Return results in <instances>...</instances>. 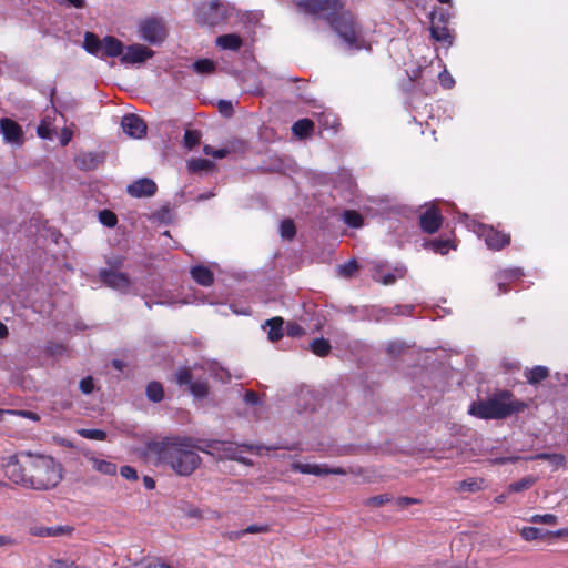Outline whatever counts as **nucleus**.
Wrapping results in <instances>:
<instances>
[{
  "instance_id": "nucleus-30",
  "label": "nucleus",
  "mask_w": 568,
  "mask_h": 568,
  "mask_svg": "<svg viewBox=\"0 0 568 568\" xmlns=\"http://www.w3.org/2000/svg\"><path fill=\"white\" fill-rule=\"evenodd\" d=\"M310 349L312 351L313 354H315V355H317L320 357H324V356L329 354V352H331V344L325 338H315L310 344Z\"/></svg>"
},
{
  "instance_id": "nucleus-59",
  "label": "nucleus",
  "mask_w": 568,
  "mask_h": 568,
  "mask_svg": "<svg viewBox=\"0 0 568 568\" xmlns=\"http://www.w3.org/2000/svg\"><path fill=\"white\" fill-rule=\"evenodd\" d=\"M440 83L445 88H452L454 85V79L446 71L439 74Z\"/></svg>"
},
{
  "instance_id": "nucleus-44",
  "label": "nucleus",
  "mask_w": 568,
  "mask_h": 568,
  "mask_svg": "<svg viewBox=\"0 0 568 568\" xmlns=\"http://www.w3.org/2000/svg\"><path fill=\"white\" fill-rule=\"evenodd\" d=\"M201 135L197 131L186 130L184 133V143L189 149L194 148L200 143Z\"/></svg>"
},
{
  "instance_id": "nucleus-46",
  "label": "nucleus",
  "mask_w": 568,
  "mask_h": 568,
  "mask_svg": "<svg viewBox=\"0 0 568 568\" xmlns=\"http://www.w3.org/2000/svg\"><path fill=\"white\" fill-rule=\"evenodd\" d=\"M203 152L206 154V155H211L215 159H223L225 158L229 153H230V150L229 149H219V150H215L213 146L211 145H204L203 148Z\"/></svg>"
},
{
  "instance_id": "nucleus-39",
  "label": "nucleus",
  "mask_w": 568,
  "mask_h": 568,
  "mask_svg": "<svg viewBox=\"0 0 568 568\" xmlns=\"http://www.w3.org/2000/svg\"><path fill=\"white\" fill-rule=\"evenodd\" d=\"M392 500H393V497L389 494H383V495L374 496V497L366 499L365 505L368 507L376 508V507H381L384 504L389 503Z\"/></svg>"
},
{
  "instance_id": "nucleus-38",
  "label": "nucleus",
  "mask_w": 568,
  "mask_h": 568,
  "mask_svg": "<svg viewBox=\"0 0 568 568\" xmlns=\"http://www.w3.org/2000/svg\"><path fill=\"white\" fill-rule=\"evenodd\" d=\"M79 435L87 439H93V440H104L106 438L105 432L101 429H88L83 428L80 429Z\"/></svg>"
},
{
  "instance_id": "nucleus-54",
  "label": "nucleus",
  "mask_w": 568,
  "mask_h": 568,
  "mask_svg": "<svg viewBox=\"0 0 568 568\" xmlns=\"http://www.w3.org/2000/svg\"><path fill=\"white\" fill-rule=\"evenodd\" d=\"M219 111L225 116H231L233 113V105L230 101L221 100L219 102Z\"/></svg>"
},
{
  "instance_id": "nucleus-11",
  "label": "nucleus",
  "mask_w": 568,
  "mask_h": 568,
  "mask_svg": "<svg viewBox=\"0 0 568 568\" xmlns=\"http://www.w3.org/2000/svg\"><path fill=\"white\" fill-rule=\"evenodd\" d=\"M152 55L153 51L151 49L143 44L135 43L129 45L125 51L123 50L120 60L123 64H135L146 61L152 58Z\"/></svg>"
},
{
  "instance_id": "nucleus-49",
  "label": "nucleus",
  "mask_w": 568,
  "mask_h": 568,
  "mask_svg": "<svg viewBox=\"0 0 568 568\" xmlns=\"http://www.w3.org/2000/svg\"><path fill=\"white\" fill-rule=\"evenodd\" d=\"M7 413L9 415L22 416V417L29 418L34 422H38L40 419V416L37 413L31 412V410H9L8 409Z\"/></svg>"
},
{
  "instance_id": "nucleus-13",
  "label": "nucleus",
  "mask_w": 568,
  "mask_h": 568,
  "mask_svg": "<svg viewBox=\"0 0 568 568\" xmlns=\"http://www.w3.org/2000/svg\"><path fill=\"white\" fill-rule=\"evenodd\" d=\"M0 131L6 142L17 145L23 143L22 128L16 121L9 118L1 119Z\"/></svg>"
},
{
  "instance_id": "nucleus-5",
  "label": "nucleus",
  "mask_w": 568,
  "mask_h": 568,
  "mask_svg": "<svg viewBox=\"0 0 568 568\" xmlns=\"http://www.w3.org/2000/svg\"><path fill=\"white\" fill-rule=\"evenodd\" d=\"M255 446L251 444H236L225 440H206L200 448L201 452L216 458L217 460H235L245 466H252L251 459L243 456L244 450L254 452Z\"/></svg>"
},
{
  "instance_id": "nucleus-43",
  "label": "nucleus",
  "mask_w": 568,
  "mask_h": 568,
  "mask_svg": "<svg viewBox=\"0 0 568 568\" xmlns=\"http://www.w3.org/2000/svg\"><path fill=\"white\" fill-rule=\"evenodd\" d=\"M338 274L344 277H351L357 270L356 261L352 260L345 264L338 265Z\"/></svg>"
},
{
  "instance_id": "nucleus-63",
  "label": "nucleus",
  "mask_w": 568,
  "mask_h": 568,
  "mask_svg": "<svg viewBox=\"0 0 568 568\" xmlns=\"http://www.w3.org/2000/svg\"><path fill=\"white\" fill-rule=\"evenodd\" d=\"M69 6L82 9L85 7V0H64Z\"/></svg>"
},
{
  "instance_id": "nucleus-33",
  "label": "nucleus",
  "mask_w": 568,
  "mask_h": 568,
  "mask_svg": "<svg viewBox=\"0 0 568 568\" xmlns=\"http://www.w3.org/2000/svg\"><path fill=\"white\" fill-rule=\"evenodd\" d=\"M187 168L191 172L197 173L212 170L214 168V163L206 159H192L187 162Z\"/></svg>"
},
{
  "instance_id": "nucleus-7",
  "label": "nucleus",
  "mask_w": 568,
  "mask_h": 568,
  "mask_svg": "<svg viewBox=\"0 0 568 568\" xmlns=\"http://www.w3.org/2000/svg\"><path fill=\"white\" fill-rule=\"evenodd\" d=\"M140 37L151 43H161L166 38V29L162 20L151 18L142 21L139 26Z\"/></svg>"
},
{
  "instance_id": "nucleus-18",
  "label": "nucleus",
  "mask_w": 568,
  "mask_h": 568,
  "mask_svg": "<svg viewBox=\"0 0 568 568\" xmlns=\"http://www.w3.org/2000/svg\"><path fill=\"white\" fill-rule=\"evenodd\" d=\"M123 50L124 44L119 39L112 36H106L103 38V47L100 57L121 58Z\"/></svg>"
},
{
  "instance_id": "nucleus-26",
  "label": "nucleus",
  "mask_w": 568,
  "mask_h": 568,
  "mask_svg": "<svg viewBox=\"0 0 568 568\" xmlns=\"http://www.w3.org/2000/svg\"><path fill=\"white\" fill-rule=\"evenodd\" d=\"M265 324L270 326L267 336L271 342H276L283 337L284 320L282 317H273L267 320Z\"/></svg>"
},
{
  "instance_id": "nucleus-64",
  "label": "nucleus",
  "mask_w": 568,
  "mask_h": 568,
  "mask_svg": "<svg viewBox=\"0 0 568 568\" xmlns=\"http://www.w3.org/2000/svg\"><path fill=\"white\" fill-rule=\"evenodd\" d=\"M143 481H144V486L148 489H153L155 487V481L151 477L145 476Z\"/></svg>"
},
{
  "instance_id": "nucleus-2",
  "label": "nucleus",
  "mask_w": 568,
  "mask_h": 568,
  "mask_svg": "<svg viewBox=\"0 0 568 568\" xmlns=\"http://www.w3.org/2000/svg\"><path fill=\"white\" fill-rule=\"evenodd\" d=\"M201 447L187 437H166L145 444L144 456L155 466H168L176 475L187 477L201 465Z\"/></svg>"
},
{
  "instance_id": "nucleus-48",
  "label": "nucleus",
  "mask_w": 568,
  "mask_h": 568,
  "mask_svg": "<svg viewBox=\"0 0 568 568\" xmlns=\"http://www.w3.org/2000/svg\"><path fill=\"white\" fill-rule=\"evenodd\" d=\"M245 535L246 534H265V532H268L270 531V526L268 525H250L247 526L245 529Z\"/></svg>"
},
{
  "instance_id": "nucleus-36",
  "label": "nucleus",
  "mask_w": 568,
  "mask_h": 568,
  "mask_svg": "<svg viewBox=\"0 0 568 568\" xmlns=\"http://www.w3.org/2000/svg\"><path fill=\"white\" fill-rule=\"evenodd\" d=\"M193 69L200 74H207L215 70V63L209 59H201L193 63Z\"/></svg>"
},
{
  "instance_id": "nucleus-12",
  "label": "nucleus",
  "mask_w": 568,
  "mask_h": 568,
  "mask_svg": "<svg viewBox=\"0 0 568 568\" xmlns=\"http://www.w3.org/2000/svg\"><path fill=\"white\" fill-rule=\"evenodd\" d=\"M100 277L106 286L120 292H126L131 284L126 274L112 270H101Z\"/></svg>"
},
{
  "instance_id": "nucleus-42",
  "label": "nucleus",
  "mask_w": 568,
  "mask_h": 568,
  "mask_svg": "<svg viewBox=\"0 0 568 568\" xmlns=\"http://www.w3.org/2000/svg\"><path fill=\"white\" fill-rule=\"evenodd\" d=\"M99 220L103 225L108 227H113L118 222L116 215L109 210L101 211L99 213Z\"/></svg>"
},
{
  "instance_id": "nucleus-16",
  "label": "nucleus",
  "mask_w": 568,
  "mask_h": 568,
  "mask_svg": "<svg viewBox=\"0 0 568 568\" xmlns=\"http://www.w3.org/2000/svg\"><path fill=\"white\" fill-rule=\"evenodd\" d=\"M156 184L153 180L143 178L128 186V193L133 197H149L155 194Z\"/></svg>"
},
{
  "instance_id": "nucleus-57",
  "label": "nucleus",
  "mask_w": 568,
  "mask_h": 568,
  "mask_svg": "<svg viewBox=\"0 0 568 568\" xmlns=\"http://www.w3.org/2000/svg\"><path fill=\"white\" fill-rule=\"evenodd\" d=\"M404 348V344L400 343V342H392L388 344L387 346V352L389 354H394V355H397L399 354Z\"/></svg>"
},
{
  "instance_id": "nucleus-27",
  "label": "nucleus",
  "mask_w": 568,
  "mask_h": 568,
  "mask_svg": "<svg viewBox=\"0 0 568 568\" xmlns=\"http://www.w3.org/2000/svg\"><path fill=\"white\" fill-rule=\"evenodd\" d=\"M48 568H90L84 564L78 562V560L69 557L53 558L50 560Z\"/></svg>"
},
{
  "instance_id": "nucleus-17",
  "label": "nucleus",
  "mask_w": 568,
  "mask_h": 568,
  "mask_svg": "<svg viewBox=\"0 0 568 568\" xmlns=\"http://www.w3.org/2000/svg\"><path fill=\"white\" fill-rule=\"evenodd\" d=\"M443 217L436 209H428L419 217V224L424 232L435 233L442 225Z\"/></svg>"
},
{
  "instance_id": "nucleus-20",
  "label": "nucleus",
  "mask_w": 568,
  "mask_h": 568,
  "mask_svg": "<svg viewBox=\"0 0 568 568\" xmlns=\"http://www.w3.org/2000/svg\"><path fill=\"white\" fill-rule=\"evenodd\" d=\"M518 459H521V457L501 458L498 462L503 464L508 460L514 462V460H518ZM523 459H525V460H537V459L546 460L550 465H552L555 468H557L558 466H560L565 463V456L561 454H537L535 456L523 457Z\"/></svg>"
},
{
  "instance_id": "nucleus-22",
  "label": "nucleus",
  "mask_w": 568,
  "mask_h": 568,
  "mask_svg": "<svg viewBox=\"0 0 568 568\" xmlns=\"http://www.w3.org/2000/svg\"><path fill=\"white\" fill-rule=\"evenodd\" d=\"M192 278L202 286H210L213 284L214 275L212 271L205 266L197 265L191 268Z\"/></svg>"
},
{
  "instance_id": "nucleus-34",
  "label": "nucleus",
  "mask_w": 568,
  "mask_h": 568,
  "mask_svg": "<svg viewBox=\"0 0 568 568\" xmlns=\"http://www.w3.org/2000/svg\"><path fill=\"white\" fill-rule=\"evenodd\" d=\"M548 534L547 530L537 527H524L520 530V536L527 541L545 538Z\"/></svg>"
},
{
  "instance_id": "nucleus-4",
  "label": "nucleus",
  "mask_w": 568,
  "mask_h": 568,
  "mask_svg": "<svg viewBox=\"0 0 568 568\" xmlns=\"http://www.w3.org/2000/svg\"><path fill=\"white\" fill-rule=\"evenodd\" d=\"M510 397L509 392H501L486 400L473 403L468 413L481 419H503L526 408L525 403L510 400Z\"/></svg>"
},
{
  "instance_id": "nucleus-45",
  "label": "nucleus",
  "mask_w": 568,
  "mask_h": 568,
  "mask_svg": "<svg viewBox=\"0 0 568 568\" xmlns=\"http://www.w3.org/2000/svg\"><path fill=\"white\" fill-rule=\"evenodd\" d=\"M532 524H545V525H554L557 523V517L552 514L545 515H534L530 519Z\"/></svg>"
},
{
  "instance_id": "nucleus-51",
  "label": "nucleus",
  "mask_w": 568,
  "mask_h": 568,
  "mask_svg": "<svg viewBox=\"0 0 568 568\" xmlns=\"http://www.w3.org/2000/svg\"><path fill=\"white\" fill-rule=\"evenodd\" d=\"M428 245L435 251L439 253H445L448 248L449 241H432Z\"/></svg>"
},
{
  "instance_id": "nucleus-9",
  "label": "nucleus",
  "mask_w": 568,
  "mask_h": 568,
  "mask_svg": "<svg viewBox=\"0 0 568 568\" xmlns=\"http://www.w3.org/2000/svg\"><path fill=\"white\" fill-rule=\"evenodd\" d=\"M291 469L296 473L310 474V475H314V476L346 475L347 474V471L341 467L329 468L327 465L307 464V463H301V462H294L291 465Z\"/></svg>"
},
{
  "instance_id": "nucleus-6",
  "label": "nucleus",
  "mask_w": 568,
  "mask_h": 568,
  "mask_svg": "<svg viewBox=\"0 0 568 568\" xmlns=\"http://www.w3.org/2000/svg\"><path fill=\"white\" fill-rule=\"evenodd\" d=\"M234 11V8L220 0L202 3L197 8V19L201 23L216 26L225 21Z\"/></svg>"
},
{
  "instance_id": "nucleus-8",
  "label": "nucleus",
  "mask_w": 568,
  "mask_h": 568,
  "mask_svg": "<svg viewBox=\"0 0 568 568\" xmlns=\"http://www.w3.org/2000/svg\"><path fill=\"white\" fill-rule=\"evenodd\" d=\"M174 381L180 386H187L190 393L196 398H204L209 394V386L205 381H194L189 368H180L174 374Z\"/></svg>"
},
{
  "instance_id": "nucleus-25",
  "label": "nucleus",
  "mask_w": 568,
  "mask_h": 568,
  "mask_svg": "<svg viewBox=\"0 0 568 568\" xmlns=\"http://www.w3.org/2000/svg\"><path fill=\"white\" fill-rule=\"evenodd\" d=\"M103 47V39H99L92 32H85L83 48L91 54L100 57Z\"/></svg>"
},
{
  "instance_id": "nucleus-56",
  "label": "nucleus",
  "mask_w": 568,
  "mask_h": 568,
  "mask_svg": "<svg viewBox=\"0 0 568 568\" xmlns=\"http://www.w3.org/2000/svg\"><path fill=\"white\" fill-rule=\"evenodd\" d=\"M460 489L468 490V491H475V490L479 489V485L477 481H474V480H464L460 483Z\"/></svg>"
},
{
  "instance_id": "nucleus-28",
  "label": "nucleus",
  "mask_w": 568,
  "mask_h": 568,
  "mask_svg": "<svg viewBox=\"0 0 568 568\" xmlns=\"http://www.w3.org/2000/svg\"><path fill=\"white\" fill-rule=\"evenodd\" d=\"M313 129H314V123L310 119H301V120L296 121L292 126L293 133L298 138H305V136L310 135V133L313 131Z\"/></svg>"
},
{
  "instance_id": "nucleus-41",
  "label": "nucleus",
  "mask_w": 568,
  "mask_h": 568,
  "mask_svg": "<svg viewBox=\"0 0 568 568\" xmlns=\"http://www.w3.org/2000/svg\"><path fill=\"white\" fill-rule=\"evenodd\" d=\"M281 235L284 239L292 240L295 235V225L292 220H284L280 226Z\"/></svg>"
},
{
  "instance_id": "nucleus-58",
  "label": "nucleus",
  "mask_w": 568,
  "mask_h": 568,
  "mask_svg": "<svg viewBox=\"0 0 568 568\" xmlns=\"http://www.w3.org/2000/svg\"><path fill=\"white\" fill-rule=\"evenodd\" d=\"M144 568H173L170 565H166L164 562H161L160 560L153 559V560H146Z\"/></svg>"
},
{
  "instance_id": "nucleus-24",
  "label": "nucleus",
  "mask_w": 568,
  "mask_h": 568,
  "mask_svg": "<svg viewBox=\"0 0 568 568\" xmlns=\"http://www.w3.org/2000/svg\"><path fill=\"white\" fill-rule=\"evenodd\" d=\"M523 275L520 268L504 270L496 274V281L498 283V294L507 292L506 283Z\"/></svg>"
},
{
  "instance_id": "nucleus-10",
  "label": "nucleus",
  "mask_w": 568,
  "mask_h": 568,
  "mask_svg": "<svg viewBox=\"0 0 568 568\" xmlns=\"http://www.w3.org/2000/svg\"><path fill=\"white\" fill-rule=\"evenodd\" d=\"M478 235L483 237L490 250H501L505 245L509 244L510 235L500 233L495 229L487 225H479Z\"/></svg>"
},
{
  "instance_id": "nucleus-21",
  "label": "nucleus",
  "mask_w": 568,
  "mask_h": 568,
  "mask_svg": "<svg viewBox=\"0 0 568 568\" xmlns=\"http://www.w3.org/2000/svg\"><path fill=\"white\" fill-rule=\"evenodd\" d=\"M70 526L32 527L30 534L38 537H55L71 534Z\"/></svg>"
},
{
  "instance_id": "nucleus-53",
  "label": "nucleus",
  "mask_w": 568,
  "mask_h": 568,
  "mask_svg": "<svg viewBox=\"0 0 568 568\" xmlns=\"http://www.w3.org/2000/svg\"><path fill=\"white\" fill-rule=\"evenodd\" d=\"M120 474L129 479V480H136L138 479V473L134 468H132L131 466H123L121 467L120 469Z\"/></svg>"
},
{
  "instance_id": "nucleus-23",
  "label": "nucleus",
  "mask_w": 568,
  "mask_h": 568,
  "mask_svg": "<svg viewBox=\"0 0 568 568\" xmlns=\"http://www.w3.org/2000/svg\"><path fill=\"white\" fill-rule=\"evenodd\" d=\"M215 42L221 49L232 51H237L243 44L242 38L235 33L220 36Z\"/></svg>"
},
{
  "instance_id": "nucleus-61",
  "label": "nucleus",
  "mask_w": 568,
  "mask_h": 568,
  "mask_svg": "<svg viewBox=\"0 0 568 568\" xmlns=\"http://www.w3.org/2000/svg\"><path fill=\"white\" fill-rule=\"evenodd\" d=\"M243 536H245L244 529L236 530V531H230L226 534V538L229 540H237V539L242 538Z\"/></svg>"
},
{
  "instance_id": "nucleus-52",
  "label": "nucleus",
  "mask_w": 568,
  "mask_h": 568,
  "mask_svg": "<svg viewBox=\"0 0 568 568\" xmlns=\"http://www.w3.org/2000/svg\"><path fill=\"white\" fill-rule=\"evenodd\" d=\"M420 500L419 499H416V498H412V497H399L395 500V504L397 505V507L399 508H406L408 507L409 505H415V504H419Z\"/></svg>"
},
{
  "instance_id": "nucleus-29",
  "label": "nucleus",
  "mask_w": 568,
  "mask_h": 568,
  "mask_svg": "<svg viewBox=\"0 0 568 568\" xmlns=\"http://www.w3.org/2000/svg\"><path fill=\"white\" fill-rule=\"evenodd\" d=\"M549 371L545 366H536L531 369H527L525 376L530 384H537L547 378Z\"/></svg>"
},
{
  "instance_id": "nucleus-47",
  "label": "nucleus",
  "mask_w": 568,
  "mask_h": 568,
  "mask_svg": "<svg viewBox=\"0 0 568 568\" xmlns=\"http://www.w3.org/2000/svg\"><path fill=\"white\" fill-rule=\"evenodd\" d=\"M286 334L291 337H300L305 334V329L294 322H288L286 325Z\"/></svg>"
},
{
  "instance_id": "nucleus-15",
  "label": "nucleus",
  "mask_w": 568,
  "mask_h": 568,
  "mask_svg": "<svg viewBox=\"0 0 568 568\" xmlns=\"http://www.w3.org/2000/svg\"><path fill=\"white\" fill-rule=\"evenodd\" d=\"M105 160L103 152H81L75 159V165L83 171H92L98 169Z\"/></svg>"
},
{
  "instance_id": "nucleus-37",
  "label": "nucleus",
  "mask_w": 568,
  "mask_h": 568,
  "mask_svg": "<svg viewBox=\"0 0 568 568\" xmlns=\"http://www.w3.org/2000/svg\"><path fill=\"white\" fill-rule=\"evenodd\" d=\"M344 222L352 227H359L363 224V219L356 211H345L343 214Z\"/></svg>"
},
{
  "instance_id": "nucleus-62",
  "label": "nucleus",
  "mask_w": 568,
  "mask_h": 568,
  "mask_svg": "<svg viewBox=\"0 0 568 568\" xmlns=\"http://www.w3.org/2000/svg\"><path fill=\"white\" fill-rule=\"evenodd\" d=\"M72 138V132L68 129H64L61 135V144L67 145Z\"/></svg>"
},
{
  "instance_id": "nucleus-3",
  "label": "nucleus",
  "mask_w": 568,
  "mask_h": 568,
  "mask_svg": "<svg viewBox=\"0 0 568 568\" xmlns=\"http://www.w3.org/2000/svg\"><path fill=\"white\" fill-rule=\"evenodd\" d=\"M296 3L310 13L321 14L327 19L347 50L369 49L362 27L355 21L354 16L349 11H342V0H296Z\"/></svg>"
},
{
  "instance_id": "nucleus-19",
  "label": "nucleus",
  "mask_w": 568,
  "mask_h": 568,
  "mask_svg": "<svg viewBox=\"0 0 568 568\" xmlns=\"http://www.w3.org/2000/svg\"><path fill=\"white\" fill-rule=\"evenodd\" d=\"M85 458L95 471L108 476H114L116 474L118 467L114 463L98 458L92 454L85 455Z\"/></svg>"
},
{
  "instance_id": "nucleus-40",
  "label": "nucleus",
  "mask_w": 568,
  "mask_h": 568,
  "mask_svg": "<svg viewBox=\"0 0 568 568\" xmlns=\"http://www.w3.org/2000/svg\"><path fill=\"white\" fill-rule=\"evenodd\" d=\"M37 132L38 135L42 139H52V129L49 118H44L41 120L40 124L38 125Z\"/></svg>"
},
{
  "instance_id": "nucleus-60",
  "label": "nucleus",
  "mask_w": 568,
  "mask_h": 568,
  "mask_svg": "<svg viewBox=\"0 0 568 568\" xmlns=\"http://www.w3.org/2000/svg\"><path fill=\"white\" fill-rule=\"evenodd\" d=\"M16 540L8 535H0V548L14 546Z\"/></svg>"
},
{
  "instance_id": "nucleus-55",
  "label": "nucleus",
  "mask_w": 568,
  "mask_h": 568,
  "mask_svg": "<svg viewBox=\"0 0 568 568\" xmlns=\"http://www.w3.org/2000/svg\"><path fill=\"white\" fill-rule=\"evenodd\" d=\"M244 402L247 404V405H257L260 403V398L257 396V394L253 390H247L244 395Z\"/></svg>"
},
{
  "instance_id": "nucleus-1",
  "label": "nucleus",
  "mask_w": 568,
  "mask_h": 568,
  "mask_svg": "<svg viewBox=\"0 0 568 568\" xmlns=\"http://www.w3.org/2000/svg\"><path fill=\"white\" fill-rule=\"evenodd\" d=\"M6 477L16 485L33 490L55 488L63 478V468L53 457L22 450L2 458Z\"/></svg>"
},
{
  "instance_id": "nucleus-50",
  "label": "nucleus",
  "mask_w": 568,
  "mask_h": 568,
  "mask_svg": "<svg viewBox=\"0 0 568 568\" xmlns=\"http://www.w3.org/2000/svg\"><path fill=\"white\" fill-rule=\"evenodd\" d=\"M94 384L92 377H85L80 382V389L83 394H91L93 392Z\"/></svg>"
},
{
  "instance_id": "nucleus-31",
  "label": "nucleus",
  "mask_w": 568,
  "mask_h": 568,
  "mask_svg": "<svg viewBox=\"0 0 568 568\" xmlns=\"http://www.w3.org/2000/svg\"><path fill=\"white\" fill-rule=\"evenodd\" d=\"M536 481H537L536 477H534V476H526V477L521 478L518 481L511 483L508 486V491L509 493H520V491L527 490L530 487H532Z\"/></svg>"
},
{
  "instance_id": "nucleus-14",
  "label": "nucleus",
  "mask_w": 568,
  "mask_h": 568,
  "mask_svg": "<svg viewBox=\"0 0 568 568\" xmlns=\"http://www.w3.org/2000/svg\"><path fill=\"white\" fill-rule=\"evenodd\" d=\"M121 126L131 138L141 139L146 133V124L135 114H126L122 118Z\"/></svg>"
},
{
  "instance_id": "nucleus-32",
  "label": "nucleus",
  "mask_w": 568,
  "mask_h": 568,
  "mask_svg": "<svg viewBox=\"0 0 568 568\" xmlns=\"http://www.w3.org/2000/svg\"><path fill=\"white\" fill-rule=\"evenodd\" d=\"M146 396L153 403H159L163 399L164 390L159 382H151L146 386Z\"/></svg>"
},
{
  "instance_id": "nucleus-35",
  "label": "nucleus",
  "mask_w": 568,
  "mask_h": 568,
  "mask_svg": "<svg viewBox=\"0 0 568 568\" xmlns=\"http://www.w3.org/2000/svg\"><path fill=\"white\" fill-rule=\"evenodd\" d=\"M430 34L432 38L438 42L452 44V36L446 27L432 26Z\"/></svg>"
}]
</instances>
